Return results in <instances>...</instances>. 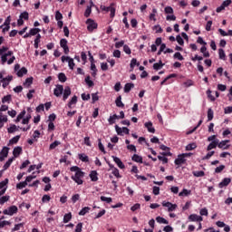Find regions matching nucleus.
<instances>
[{
	"mask_svg": "<svg viewBox=\"0 0 232 232\" xmlns=\"http://www.w3.org/2000/svg\"><path fill=\"white\" fill-rule=\"evenodd\" d=\"M208 141L210 142L207 147V151H211L215 150L218 146L219 150H229L231 145H229V140H221L217 138V135H211L208 138Z\"/></svg>",
	"mask_w": 232,
	"mask_h": 232,
	"instance_id": "nucleus-1",
	"label": "nucleus"
},
{
	"mask_svg": "<svg viewBox=\"0 0 232 232\" xmlns=\"http://www.w3.org/2000/svg\"><path fill=\"white\" fill-rule=\"evenodd\" d=\"M0 56H1V63L2 64H14L15 61V56H14L13 51H8V47L2 46L0 48Z\"/></svg>",
	"mask_w": 232,
	"mask_h": 232,
	"instance_id": "nucleus-2",
	"label": "nucleus"
},
{
	"mask_svg": "<svg viewBox=\"0 0 232 232\" xmlns=\"http://www.w3.org/2000/svg\"><path fill=\"white\" fill-rule=\"evenodd\" d=\"M53 95L55 97H61L63 95V101H66L72 95V89L70 86L64 88L63 85L57 84L53 90Z\"/></svg>",
	"mask_w": 232,
	"mask_h": 232,
	"instance_id": "nucleus-3",
	"label": "nucleus"
},
{
	"mask_svg": "<svg viewBox=\"0 0 232 232\" xmlns=\"http://www.w3.org/2000/svg\"><path fill=\"white\" fill-rule=\"evenodd\" d=\"M72 180H74V182L76 184H78V186H81L83 184V180L82 179H84V172H82V170L78 171L75 173V175L71 177Z\"/></svg>",
	"mask_w": 232,
	"mask_h": 232,
	"instance_id": "nucleus-4",
	"label": "nucleus"
},
{
	"mask_svg": "<svg viewBox=\"0 0 232 232\" xmlns=\"http://www.w3.org/2000/svg\"><path fill=\"white\" fill-rule=\"evenodd\" d=\"M17 211H19V208H17V206L13 205L7 208L6 209H4L3 214L8 215L9 217H14V215L17 214Z\"/></svg>",
	"mask_w": 232,
	"mask_h": 232,
	"instance_id": "nucleus-5",
	"label": "nucleus"
},
{
	"mask_svg": "<svg viewBox=\"0 0 232 232\" xmlns=\"http://www.w3.org/2000/svg\"><path fill=\"white\" fill-rule=\"evenodd\" d=\"M62 63H68V66L70 70H73L75 68V63L73 62V58L70 56H62Z\"/></svg>",
	"mask_w": 232,
	"mask_h": 232,
	"instance_id": "nucleus-6",
	"label": "nucleus"
},
{
	"mask_svg": "<svg viewBox=\"0 0 232 232\" xmlns=\"http://www.w3.org/2000/svg\"><path fill=\"white\" fill-rule=\"evenodd\" d=\"M101 10H102V12H111V17H115V7H113V4L110 6L101 5Z\"/></svg>",
	"mask_w": 232,
	"mask_h": 232,
	"instance_id": "nucleus-7",
	"label": "nucleus"
},
{
	"mask_svg": "<svg viewBox=\"0 0 232 232\" xmlns=\"http://www.w3.org/2000/svg\"><path fill=\"white\" fill-rule=\"evenodd\" d=\"M60 46L63 49V52L66 55L70 53V47H68V40L63 38L60 40Z\"/></svg>",
	"mask_w": 232,
	"mask_h": 232,
	"instance_id": "nucleus-8",
	"label": "nucleus"
},
{
	"mask_svg": "<svg viewBox=\"0 0 232 232\" xmlns=\"http://www.w3.org/2000/svg\"><path fill=\"white\" fill-rule=\"evenodd\" d=\"M162 206L163 208H168L169 213H171V211H175V209H177L178 208L177 204H173L168 201H162Z\"/></svg>",
	"mask_w": 232,
	"mask_h": 232,
	"instance_id": "nucleus-9",
	"label": "nucleus"
},
{
	"mask_svg": "<svg viewBox=\"0 0 232 232\" xmlns=\"http://www.w3.org/2000/svg\"><path fill=\"white\" fill-rule=\"evenodd\" d=\"M86 24H87V30L89 32H93V30L97 29V23H95V21H93L91 18L87 19Z\"/></svg>",
	"mask_w": 232,
	"mask_h": 232,
	"instance_id": "nucleus-10",
	"label": "nucleus"
},
{
	"mask_svg": "<svg viewBox=\"0 0 232 232\" xmlns=\"http://www.w3.org/2000/svg\"><path fill=\"white\" fill-rule=\"evenodd\" d=\"M7 184H8V179H5L4 181L0 182V197H3V195L6 193Z\"/></svg>",
	"mask_w": 232,
	"mask_h": 232,
	"instance_id": "nucleus-11",
	"label": "nucleus"
},
{
	"mask_svg": "<svg viewBox=\"0 0 232 232\" xmlns=\"http://www.w3.org/2000/svg\"><path fill=\"white\" fill-rule=\"evenodd\" d=\"M202 220H204V218H202V216H198L197 214H191L188 216L189 222H202Z\"/></svg>",
	"mask_w": 232,
	"mask_h": 232,
	"instance_id": "nucleus-12",
	"label": "nucleus"
},
{
	"mask_svg": "<svg viewBox=\"0 0 232 232\" xmlns=\"http://www.w3.org/2000/svg\"><path fill=\"white\" fill-rule=\"evenodd\" d=\"M8 151L10 149L8 147H4L0 152V162H3L6 157H8Z\"/></svg>",
	"mask_w": 232,
	"mask_h": 232,
	"instance_id": "nucleus-13",
	"label": "nucleus"
},
{
	"mask_svg": "<svg viewBox=\"0 0 232 232\" xmlns=\"http://www.w3.org/2000/svg\"><path fill=\"white\" fill-rule=\"evenodd\" d=\"M185 163H186V158L182 154L178 155V158L174 161V164H176V166H182V164H185Z\"/></svg>",
	"mask_w": 232,
	"mask_h": 232,
	"instance_id": "nucleus-14",
	"label": "nucleus"
},
{
	"mask_svg": "<svg viewBox=\"0 0 232 232\" xmlns=\"http://www.w3.org/2000/svg\"><path fill=\"white\" fill-rule=\"evenodd\" d=\"M231 184V178H224L221 182L218 184V188L222 189V188H226Z\"/></svg>",
	"mask_w": 232,
	"mask_h": 232,
	"instance_id": "nucleus-15",
	"label": "nucleus"
},
{
	"mask_svg": "<svg viewBox=\"0 0 232 232\" xmlns=\"http://www.w3.org/2000/svg\"><path fill=\"white\" fill-rule=\"evenodd\" d=\"M112 159L120 169H124L125 166L124 163H122V160H121L117 156H112Z\"/></svg>",
	"mask_w": 232,
	"mask_h": 232,
	"instance_id": "nucleus-16",
	"label": "nucleus"
},
{
	"mask_svg": "<svg viewBox=\"0 0 232 232\" xmlns=\"http://www.w3.org/2000/svg\"><path fill=\"white\" fill-rule=\"evenodd\" d=\"M89 177L92 182H97V180H99V174L96 172V170H92L89 174Z\"/></svg>",
	"mask_w": 232,
	"mask_h": 232,
	"instance_id": "nucleus-17",
	"label": "nucleus"
},
{
	"mask_svg": "<svg viewBox=\"0 0 232 232\" xmlns=\"http://www.w3.org/2000/svg\"><path fill=\"white\" fill-rule=\"evenodd\" d=\"M22 153H23V148H21V147H15V148L14 149V150H13V155H14L13 158H14V160H15V159H17V157H19V155H21Z\"/></svg>",
	"mask_w": 232,
	"mask_h": 232,
	"instance_id": "nucleus-18",
	"label": "nucleus"
},
{
	"mask_svg": "<svg viewBox=\"0 0 232 232\" xmlns=\"http://www.w3.org/2000/svg\"><path fill=\"white\" fill-rule=\"evenodd\" d=\"M145 128H147L149 133H155V128L153 127V123L151 121L145 122Z\"/></svg>",
	"mask_w": 232,
	"mask_h": 232,
	"instance_id": "nucleus-19",
	"label": "nucleus"
},
{
	"mask_svg": "<svg viewBox=\"0 0 232 232\" xmlns=\"http://www.w3.org/2000/svg\"><path fill=\"white\" fill-rule=\"evenodd\" d=\"M92 6H95V5L93 4V1H90V5L87 6L85 12H84V15L85 17H88L89 15H91L92 14Z\"/></svg>",
	"mask_w": 232,
	"mask_h": 232,
	"instance_id": "nucleus-20",
	"label": "nucleus"
},
{
	"mask_svg": "<svg viewBox=\"0 0 232 232\" xmlns=\"http://www.w3.org/2000/svg\"><path fill=\"white\" fill-rule=\"evenodd\" d=\"M117 121H119V115H117V114L111 115L108 119V122L111 125L115 124V122H117Z\"/></svg>",
	"mask_w": 232,
	"mask_h": 232,
	"instance_id": "nucleus-21",
	"label": "nucleus"
},
{
	"mask_svg": "<svg viewBox=\"0 0 232 232\" xmlns=\"http://www.w3.org/2000/svg\"><path fill=\"white\" fill-rule=\"evenodd\" d=\"M14 158H10L5 164L3 167V171H6V169H8V168H10V166H12V162H14Z\"/></svg>",
	"mask_w": 232,
	"mask_h": 232,
	"instance_id": "nucleus-22",
	"label": "nucleus"
},
{
	"mask_svg": "<svg viewBox=\"0 0 232 232\" xmlns=\"http://www.w3.org/2000/svg\"><path fill=\"white\" fill-rule=\"evenodd\" d=\"M10 102H12V95L8 94L2 98L3 104H10Z\"/></svg>",
	"mask_w": 232,
	"mask_h": 232,
	"instance_id": "nucleus-23",
	"label": "nucleus"
},
{
	"mask_svg": "<svg viewBox=\"0 0 232 232\" xmlns=\"http://www.w3.org/2000/svg\"><path fill=\"white\" fill-rule=\"evenodd\" d=\"M191 195V190L188 188H183L181 192L179 193V197H189Z\"/></svg>",
	"mask_w": 232,
	"mask_h": 232,
	"instance_id": "nucleus-24",
	"label": "nucleus"
},
{
	"mask_svg": "<svg viewBox=\"0 0 232 232\" xmlns=\"http://www.w3.org/2000/svg\"><path fill=\"white\" fill-rule=\"evenodd\" d=\"M135 88V84L133 83H126L124 86V92L125 93H130L131 92V89Z\"/></svg>",
	"mask_w": 232,
	"mask_h": 232,
	"instance_id": "nucleus-25",
	"label": "nucleus"
},
{
	"mask_svg": "<svg viewBox=\"0 0 232 232\" xmlns=\"http://www.w3.org/2000/svg\"><path fill=\"white\" fill-rule=\"evenodd\" d=\"M75 104H77V97L74 95L72 97V99L68 102L67 106H68V108H72V106Z\"/></svg>",
	"mask_w": 232,
	"mask_h": 232,
	"instance_id": "nucleus-26",
	"label": "nucleus"
},
{
	"mask_svg": "<svg viewBox=\"0 0 232 232\" xmlns=\"http://www.w3.org/2000/svg\"><path fill=\"white\" fill-rule=\"evenodd\" d=\"M24 115H26V111H22L16 117L15 122H21L22 119L24 118Z\"/></svg>",
	"mask_w": 232,
	"mask_h": 232,
	"instance_id": "nucleus-27",
	"label": "nucleus"
},
{
	"mask_svg": "<svg viewBox=\"0 0 232 232\" xmlns=\"http://www.w3.org/2000/svg\"><path fill=\"white\" fill-rule=\"evenodd\" d=\"M28 73V70L25 67H22L18 72H17V76L18 77H23V75H26Z\"/></svg>",
	"mask_w": 232,
	"mask_h": 232,
	"instance_id": "nucleus-28",
	"label": "nucleus"
},
{
	"mask_svg": "<svg viewBox=\"0 0 232 232\" xmlns=\"http://www.w3.org/2000/svg\"><path fill=\"white\" fill-rule=\"evenodd\" d=\"M90 207H85L83 208H82L80 211H79V215L80 217H84V215H86V213H90Z\"/></svg>",
	"mask_w": 232,
	"mask_h": 232,
	"instance_id": "nucleus-29",
	"label": "nucleus"
},
{
	"mask_svg": "<svg viewBox=\"0 0 232 232\" xmlns=\"http://www.w3.org/2000/svg\"><path fill=\"white\" fill-rule=\"evenodd\" d=\"M115 102H116V106H117L118 108H124V103H122V97H121V96H119V97L116 99Z\"/></svg>",
	"mask_w": 232,
	"mask_h": 232,
	"instance_id": "nucleus-30",
	"label": "nucleus"
},
{
	"mask_svg": "<svg viewBox=\"0 0 232 232\" xmlns=\"http://www.w3.org/2000/svg\"><path fill=\"white\" fill-rule=\"evenodd\" d=\"M132 160H133L134 162H139L140 164H142V158H141V156H140L139 154H134V155L132 156Z\"/></svg>",
	"mask_w": 232,
	"mask_h": 232,
	"instance_id": "nucleus-31",
	"label": "nucleus"
},
{
	"mask_svg": "<svg viewBox=\"0 0 232 232\" xmlns=\"http://www.w3.org/2000/svg\"><path fill=\"white\" fill-rule=\"evenodd\" d=\"M19 129L17 128L16 125L14 124H12L8 129H7V131L8 133H15V131H18Z\"/></svg>",
	"mask_w": 232,
	"mask_h": 232,
	"instance_id": "nucleus-32",
	"label": "nucleus"
},
{
	"mask_svg": "<svg viewBox=\"0 0 232 232\" xmlns=\"http://www.w3.org/2000/svg\"><path fill=\"white\" fill-rule=\"evenodd\" d=\"M156 221L158 224H169V222H168V220L162 217H157Z\"/></svg>",
	"mask_w": 232,
	"mask_h": 232,
	"instance_id": "nucleus-33",
	"label": "nucleus"
},
{
	"mask_svg": "<svg viewBox=\"0 0 232 232\" xmlns=\"http://www.w3.org/2000/svg\"><path fill=\"white\" fill-rule=\"evenodd\" d=\"M78 157H79L80 160H82V162H88V160H89L88 155H86L84 153L79 154Z\"/></svg>",
	"mask_w": 232,
	"mask_h": 232,
	"instance_id": "nucleus-34",
	"label": "nucleus"
},
{
	"mask_svg": "<svg viewBox=\"0 0 232 232\" xmlns=\"http://www.w3.org/2000/svg\"><path fill=\"white\" fill-rule=\"evenodd\" d=\"M58 79L60 82H66V74H64V72H60L58 74Z\"/></svg>",
	"mask_w": 232,
	"mask_h": 232,
	"instance_id": "nucleus-35",
	"label": "nucleus"
},
{
	"mask_svg": "<svg viewBox=\"0 0 232 232\" xmlns=\"http://www.w3.org/2000/svg\"><path fill=\"white\" fill-rule=\"evenodd\" d=\"M218 55L219 59L226 61V52H224V49H218Z\"/></svg>",
	"mask_w": 232,
	"mask_h": 232,
	"instance_id": "nucleus-36",
	"label": "nucleus"
},
{
	"mask_svg": "<svg viewBox=\"0 0 232 232\" xmlns=\"http://www.w3.org/2000/svg\"><path fill=\"white\" fill-rule=\"evenodd\" d=\"M101 200L102 202H106L107 204H111V202H113V199L111 198H107L104 196L101 197Z\"/></svg>",
	"mask_w": 232,
	"mask_h": 232,
	"instance_id": "nucleus-37",
	"label": "nucleus"
},
{
	"mask_svg": "<svg viewBox=\"0 0 232 232\" xmlns=\"http://www.w3.org/2000/svg\"><path fill=\"white\" fill-rule=\"evenodd\" d=\"M192 175H194V177H204V175H206V173L203 170H198V171H193Z\"/></svg>",
	"mask_w": 232,
	"mask_h": 232,
	"instance_id": "nucleus-38",
	"label": "nucleus"
},
{
	"mask_svg": "<svg viewBox=\"0 0 232 232\" xmlns=\"http://www.w3.org/2000/svg\"><path fill=\"white\" fill-rule=\"evenodd\" d=\"M10 200V196H4L0 198V205L3 206V204L8 202Z\"/></svg>",
	"mask_w": 232,
	"mask_h": 232,
	"instance_id": "nucleus-39",
	"label": "nucleus"
},
{
	"mask_svg": "<svg viewBox=\"0 0 232 232\" xmlns=\"http://www.w3.org/2000/svg\"><path fill=\"white\" fill-rule=\"evenodd\" d=\"M72 220V213L65 214L63 217V222L64 224H68Z\"/></svg>",
	"mask_w": 232,
	"mask_h": 232,
	"instance_id": "nucleus-40",
	"label": "nucleus"
},
{
	"mask_svg": "<svg viewBox=\"0 0 232 232\" xmlns=\"http://www.w3.org/2000/svg\"><path fill=\"white\" fill-rule=\"evenodd\" d=\"M39 32H41V30L39 28H32L29 31V34L32 35H37L39 34Z\"/></svg>",
	"mask_w": 232,
	"mask_h": 232,
	"instance_id": "nucleus-41",
	"label": "nucleus"
},
{
	"mask_svg": "<svg viewBox=\"0 0 232 232\" xmlns=\"http://www.w3.org/2000/svg\"><path fill=\"white\" fill-rule=\"evenodd\" d=\"M60 144H61V141L55 140L54 142L50 144L49 149L55 150V148H57V146H60Z\"/></svg>",
	"mask_w": 232,
	"mask_h": 232,
	"instance_id": "nucleus-42",
	"label": "nucleus"
},
{
	"mask_svg": "<svg viewBox=\"0 0 232 232\" xmlns=\"http://www.w3.org/2000/svg\"><path fill=\"white\" fill-rule=\"evenodd\" d=\"M19 139H21L20 135L14 136L13 139L9 140L10 144H17L19 142Z\"/></svg>",
	"mask_w": 232,
	"mask_h": 232,
	"instance_id": "nucleus-43",
	"label": "nucleus"
},
{
	"mask_svg": "<svg viewBox=\"0 0 232 232\" xmlns=\"http://www.w3.org/2000/svg\"><path fill=\"white\" fill-rule=\"evenodd\" d=\"M164 66V63H162V61H160L159 63H156L153 64V68L155 70H160Z\"/></svg>",
	"mask_w": 232,
	"mask_h": 232,
	"instance_id": "nucleus-44",
	"label": "nucleus"
},
{
	"mask_svg": "<svg viewBox=\"0 0 232 232\" xmlns=\"http://www.w3.org/2000/svg\"><path fill=\"white\" fill-rule=\"evenodd\" d=\"M34 82V78H27L25 82H24V86H26L28 88L32 83Z\"/></svg>",
	"mask_w": 232,
	"mask_h": 232,
	"instance_id": "nucleus-45",
	"label": "nucleus"
},
{
	"mask_svg": "<svg viewBox=\"0 0 232 232\" xmlns=\"http://www.w3.org/2000/svg\"><path fill=\"white\" fill-rule=\"evenodd\" d=\"M197 148V144L195 143H190V144H188L186 146V150L187 151H191L192 150H195Z\"/></svg>",
	"mask_w": 232,
	"mask_h": 232,
	"instance_id": "nucleus-46",
	"label": "nucleus"
},
{
	"mask_svg": "<svg viewBox=\"0 0 232 232\" xmlns=\"http://www.w3.org/2000/svg\"><path fill=\"white\" fill-rule=\"evenodd\" d=\"M28 186V183L26 181H22L16 185L17 189H23V188H25Z\"/></svg>",
	"mask_w": 232,
	"mask_h": 232,
	"instance_id": "nucleus-47",
	"label": "nucleus"
},
{
	"mask_svg": "<svg viewBox=\"0 0 232 232\" xmlns=\"http://www.w3.org/2000/svg\"><path fill=\"white\" fill-rule=\"evenodd\" d=\"M0 122H8V116L3 114V112H0Z\"/></svg>",
	"mask_w": 232,
	"mask_h": 232,
	"instance_id": "nucleus-48",
	"label": "nucleus"
},
{
	"mask_svg": "<svg viewBox=\"0 0 232 232\" xmlns=\"http://www.w3.org/2000/svg\"><path fill=\"white\" fill-rule=\"evenodd\" d=\"M174 59H178V61H184V56H182V54L178 52L174 53Z\"/></svg>",
	"mask_w": 232,
	"mask_h": 232,
	"instance_id": "nucleus-49",
	"label": "nucleus"
},
{
	"mask_svg": "<svg viewBox=\"0 0 232 232\" xmlns=\"http://www.w3.org/2000/svg\"><path fill=\"white\" fill-rule=\"evenodd\" d=\"M176 41L180 44V46H184V39H182V36H180V34H178L176 36Z\"/></svg>",
	"mask_w": 232,
	"mask_h": 232,
	"instance_id": "nucleus-50",
	"label": "nucleus"
},
{
	"mask_svg": "<svg viewBox=\"0 0 232 232\" xmlns=\"http://www.w3.org/2000/svg\"><path fill=\"white\" fill-rule=\"evenodd\" d=\"M135 66H139V63H137V59L133 58L130 61V67L131 68V70H133V68H135Z\"/></svg>",
	"mask_w": 232,
	"mask_h": 232,
	"instance_id": "nucleus-51",
	"label": "nucleus"
},
{
	"mask_svg": "<svg viewBox=\"0 0 232 232\" xmlns=\"http://www.w3.org/2000/svg\"><path fill=\"white\" fill-rule=\"evenodd\" d=\"M199 214L201 217H208V208H203L199 210Z\"/></svg>",
	"mask_w": 232,
	"mask_h": 232,
	"instance_id": "nucleus-52",
	"label": "nucleus"
},
{
	"mask_svg": "<svg viewBox=\"0 0 232 232\" xmlns=\"http://www.w3.org/2000/svg\"><path fill=\"white\" fill-rule=\"evenodd\" d=\"M115 130H116V133H118V135H122L124 131V127L121 128L119 127V125H115Z\"/></svg>",
	"mask_w": 232,
	"mask_h": 232,
	"instance_id": "nucleus-53",
	"label": "nucleus"
},
{
	"mask_svg": "<svg viewBox=\"0 0 232 232\" xmlns=\"http://www.w3.org/2000/svg\"><path fill=\"white\" fill-rule=\"evenodd\" d=\"M214 155H215V150H211L203 158V160H209V158H211Z\"/></svg>",
	"mask_w": 232,
	"mask_h": 232,
	"instance_id": "nucleus-54",
	"label": "nucleus"
},
{
	"mask_svg": "<svg viewBox=\"0 0 232 232\" xmlns=\"http://www.w3.org/2000/svg\"><path fill=\"white\" fill-rule=\"evenodd\" d=\"M123 52H125L127 55H131V49L127 44L123 45Z\"/></svg>",
	"mask_w": 232,
	"mask_h": 232,
	"instance_id": "nucleus-55",
	"label": "nucleus"
},
{
	"mask_svg": "<svg viewBox=\"0 0 232 232\" xmlns=\"http://www.w3.org/2000/svg\"><path fill=\"white\" fill-rule=\"evenodd\" d=\"M225 169H226V166L220 165L219 167H217L215 169V173H222V171H224Z\"/></svg>",
	"mask_w": 232,
	"mask_h": 232,
	"instance_id": "nucleus-56",
	"label": "nucleus"
},
{
	"mask_svg": "<svg viewBox=\"0 0 232 232\" xmlns=\"http://www.w3.org/2000/svg\"><path fill=\"white\" fill-rule=\"evenodd\" d=\"M85 82L86 84L89 86V88H92V86H93V81L90 80V76H87L85 78Z\"/></svg>",
	"mask_w": 232,
	"mask_h": 232,
	"instance_id": "nucleus-57",
	"label": "nucleus"
},
{
	"mask_svg": "<svg viewBox=\"0 0 232 232\" xmlns=\"http://www.w3.org/2000/svg\"><path fill=\"white\" fill-rule=\"evenodd\" d=\"M112 175H114V177H116L117 179H121V174H120L119 169L117 168H113Z\"/></svg>",
	"mask_w": 232,
	"mask_h": 232,
	"instance_id": "nucleus-58",
	"label": "nucleus"
},
{
	"mask_svg": "<svg viewBox=\"0 0 232 232\" xmlns=\"http://www.w3.org/2000/svg\"><path fill=\"white\" fill-rule=\"evenodd\" d=\"M213 115H214L213 110L208 109V121H213Z\"/></svg>",
	"mask_w": 232,
	"mask_h": 232,
	"instance_id": "nucleus-59",
	"label": "nucleus"
},
{
	"mask_svg": "<svg viewBox=\"0 0 232 232\" xmlns=\"http://www.w3.org/2000/svg\"><path fill=\"white\" fill-rule=\"evenodd\" d=\"M19 17L20 19H24V21H28V17H29L28 12L22 13Z\"/></svg>",
	"mask_w": 232,
	"mask_h": 232,
	"instance_id": "nucleus-60",
	"label": "nucleus"
},
{
	"mask_svg": "<svg viewBox=\"0 0 232 232\" xmlns=\"http://www.w3.org/2000/svg\"><path fill=\"white\" fill-rule=\"evenodd\" d=\"M52 200V198H50V195H44L42 198V202L46 203L50 202Z\"/></svg>",
	"mask_w": 232,
	"mask_h": 232,
	"instance_id": "nucleus-61",
	"label": "nucleus"
},
{
	"mask_svg": "<svg viewBox=\"0 0 232 232\" xmlns=\"http://www.w3.org/2000/svg\"><path fill=\"white\" fill-rule=\"evenodd\" d=\"M165 14H173V7L171 6H166L164 9Z\"/></svg>",
	"mask_w": 232,
	"mask_h": 232,
	"instance_id": "nucleus-62",
	"label": "nucleus"
},
{
	"mask_svg": "<svg viewBox=\"0 0 232 232\" xmlns=\"http://www.w3.org/2000/svg\"><path fill=\"white\" fill-rule=\"evenodd\" d=\"M82 223H78L76 225L75 232H82Z\"/></svg>",
	"mask_w": 232,
	"mask_h": 232,
	"instance_id": "nucleus-63",
	"label": "nucleus"
},
{
	"mask_svg": "<svg viewBox=\"0 0 232 232\" xmlns=\"http://www.w3.org/2000/svg\"><path fill=\"white\" fill-rule=\"evenodd\" d=\"M232 112V107L231 106H228V107H226L225 109H224V113L225 114H229V113H231Z\"/></svg>",
	"mask_w": 232,
	"mask_h": 232,
	"instance_id": "nucleus-64",
	"label": "nucleus"
}]
</instances>
